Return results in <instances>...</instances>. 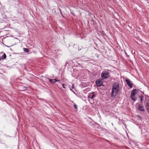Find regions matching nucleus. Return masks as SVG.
<instances>
[{"label": "nucleus", "instance_id": "obj_1", "mask_svg": "<svg viewBox=\"0 0 149 149\" xmlns=\"http://www.w3.org/2000/svg\"><path fill=\"white\" fill-rule=\"evenodd\" d=\"M119 85L118 83H115L113 84L111 93V96L112 97H115L118 94L119 91Z\"/></svg>", "mask_w": 149, "mask_h": 149}, {"label": "nucleus", "instance_id": "obj_2", "mask_svg": "<svg viewBox=\"0 0 149 149\" xmlns=\"http://www.w3.org/2000/svg\"><path fill=\"white\" fill-rule=\"evenodd\" d=\"M109 70L103 71L101 74V77L103 79H106L108 77L109 73L108 72Z\"/></svg>", "mask_w": 149, "mask_h": 149}, {"label": "nucleus", "instance_id": "obj_3", "mask_svg": "<svg viewBox=\"0 0 149 149\" xmlns=\"http://www.w3.org/2000/svg\"><path fill=\"white\" fill-rule=\"evenodd\" d=\"M125 81L128 86H129L130 88H132L133 85V84L132 83V82L129 79H126Z\"/></svg>", "mask_w": 149, "mask_h": 149}, {"label": "nucleus", "instance_id": "obj_4", "mask_svg": "<svg viewBox=\"0 0 149 149\" xmlns=\"http://www.w3.org/2000/svg\"><path fill=\"white\" fill-rule=\"evenodd\" d=\"M96 83L97 86H100L102 85V79L97 80L96 81Z\"/></svg>", "mask_w": 149, "mask_h": 149}, {"label": "nucleus", "instance_id": "obj_5", "mask_svg": "<svg viewBox=\"0 0 149 149\" xmlns=\"http://www.w3.org/2000/svg\"><path fill=\"white\" fill-rule=\"evenodd\" d=\"M49 81L52 84L55 83L56 82L59 81V80L56 79H49Z\"/></svg>", "mask_w": 149, "mask_h": 149}, {"label": "nucleus", "instance_id": "obj_6", "mask_svg": "<svg viewBox=\"0 0 149 149\" xmlns=\"http://www.w3.org/2000/svg\"><path fill=\"white\" fill-rule=\"evenodd\" d=\"M138 91V89H135L133 90L131 92V95H135Z\"/></svg>", "mask_w": 149, "mask_h": 149}, {"label": "nucleus", "instance_id": "obj_7", "mask_svg": "<svg viewBox=\"0 0 149 149\" xmlns=\"http://www.w3.org/2000/svg\"><path fill=\"white\" fill-rule=\"evenodd\" d=\"M138 109L139 110L142 111H145L143 106L140 104L139 105Z\"/></svg>", "mask_w": 149, "mask_h": 149}, {"label": "nucleus", "instance_id": "obj_8", "mask_svg": "<svg viewBox=\"0 0 149 149\" xmlns=\"http://www.w3.org/2000/svg\"><path fill=\"white\" fill-rule=\"evenodd\" d=\"M94 92H92L90 94L89 96H88V98H90L91 99H93L95 97V95L93 93Z\"/></svg>", "mask_w": 149, "mask_h": 149}, {"label": "nucleus", "instance_id": "obj_9", "mask_svg": "<svg viewBox=\"0 0 149 149\" xmlns=\"http://www.w3.org/2000/svg\"><path fill=\"white\" fill-rule=\"evenodd\" d=\"M146 107L147 111L149 113V103L147 102L146 103L145 105Z\"/></svg>", "mask_w": 149, "mask_h": 149}, {"label": "nucleus", "instance_id": "obj_10", "mask_svg": "<svg viewBox=\"0 0 149 149\" xmlns=\"http://www.w3.org/2000/svg\"><path fill=\"white\" fill-rule=\"evenodd\" d=\"M131 98L134 101L136 100V98H135V95H131Z\"/></svg>", "mask_w": 149, "mask_h": 149}, {"label": "nucleus", "instance_id": "obj_11", "mask_svg": "<svg viewBox=\"0 0 149 149\" xmlns=\"http://www.w3.org/2000/svg\"><path fill=\"white\" fill-rule=\"evenodd\" d=\"M139 97L140 98V100L141 102H143V98L144 97L143 95L139 96Z\"/></svg>", "mask_w": 149, "mask_h": 149}, {"label": "nucleus", "instance_id": "obj_12", "mask_svg": "<svg viewBox=\"0 0 149 149\" xmlns=\"http://www.w3.org/2000/svg\"><path fill=\"white\" fill-rule=\"evenodd\" d=\"M23 50H24V51L25 52L28 53L29 51L28 49H27V48H24Z\"/></svg>", "mask_w": 149, "mask_h": 149}, {"label": "nucleus", "instance_id": "obj_13", "mask_svg": "<svg viewBox=\"0 0 149 149\" xmlns=\"http://www.w3.org/2000/svg\"><path fill=\"white\" fill-rule=\"evenodd\" d=\"M1 57H2L3 59H5L6 58V54L5 53H4L3 55Z\"/></svg>", "mask_w": 149, "mask_h": 149}, {"label": "nucleus", "instance_id": "obj_14", "mask_svg": "<svg viewBox=\"0 0 149 149\" xmlns=\"http://www.w3.org/2000/svg\"><path fill=\"white\" fill-rule=\"evenodd\" d=\"M74 106L75 108L76 109H77V105H76V104H74Z\"/></svg>", "mask_w": 149, "mask_h": 149}, {"label": "nucleus", "instance_id": "obj_15", "mask_svg": "<svg viewBox=\"0 0 149 149\" xmlns=\"http://www.w3.org/2000/svg\"><path fill=\"white\" fill-rule=\"evenodd\" d=\"M65 86H66V85L64 84H62V86L63 87V88H65Z\"/></svg>", "mask_w": 149, "mask_h": 149}, {"label": "nucleus", "instance_id": "obj_16", "mask_svg": "<svg viewBox=\"0 0 149 149\" xmlns=\"http://www.w3.org/2000/svg\"><path fill=\"white\" fill-rule=\"evenodd\" d=\"M74 84H72V89H74Z\"/></svg>", "mask_w": 149, "mask_h": 149}, {"label": "nucleus", "instance_id": "obj_17", "mask_svg": "<svg viewBox=\"0 0 149 149\" xmlns=\"http://www.w3.org/2000/svg\"><path fill=\"white\" fill-rule=\"evenodd\" d=\"M3 59L2 57L1 56L0 57V61L2 60Z\"/></svg>", "mask_w": 149, "mask_h": 149}, {"label": "nucleus", "instance_id": "obj_18", "mask_svg": "<svg viewBox=\"0 0 149 149\" xmlns=\"http://www.w3.org/2000/svg\"><path fill=\"white\" fill-rule=\"evenodd\" d=\"M70 90L72 91V90L71 88L70 89Z\"/></svg>", "mask_w": 149, "mask_h": 149}]
</instances>
